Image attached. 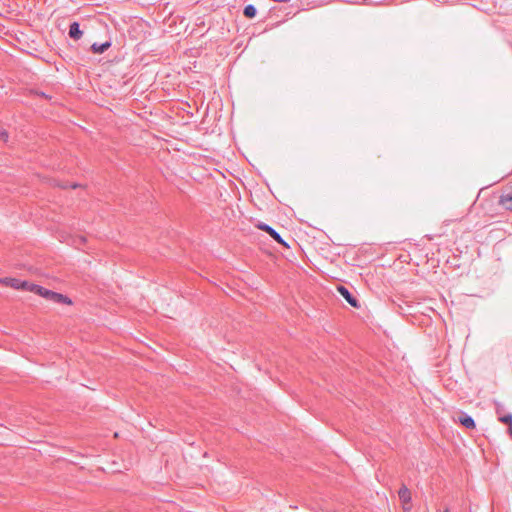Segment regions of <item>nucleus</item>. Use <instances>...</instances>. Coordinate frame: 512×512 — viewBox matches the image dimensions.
Segmentation results:
<instances>
[{
    "mask_svg": "<svg viewBox=\"0 0 512 512\" xmlns=\"http://www.w3.org/2000/svg\"><path fill=\"white\" fill-rule=\"evenodd\" d=\"M32 293L42 297L43 299L54 303V304H62V305H72L73 300L68 297L67 295H64L62 293L50 290L48 288H45L39 284H35L31 286Z\"/></svg>",
    "mask_w": 512,
    "mask_h": 512,
    "instance_id": "nucleus-2",
    "label": "nucleus"
},
{
    "mask_svg": "<svg viewBox=\"0 0 512 512\" xmlns=\"http://www.w3.org/2000/svg\"><path fill=\"white\" fill-rule=\"evenodd\" d=\"M495 410H496V414H497L498 418H500V415L505 414L504 413V405L501 404L500 402H495Z\"/></svg>",
    "mask_w": 512,
    "mask_h": 512,
    "instance_id": "nucleus-14",
    "label": "nucleus"
},
{
    "mask_svg": "<svg viewBox=\"0 0 512 512\" xmlns=\"http://www.w3.org/2000/svg\"><path fill=\"white\" fill-rule=\"evenodd\" d=\"M9 140V133L7 130L0 128V141L7 143Z\"/></svg>",
    "mask_w": 512,
    "mask_h": 512,
    "instance_id": "nucleus-13",
    "label": "nucleus"
},
{
    "mask_svg": "<svg viewBox=\"0 0 512 512\" xmlns=\"http://www.w3.org/2000/svg\"><path fill=\"white\" fill-rule=\"evenodd\" d=\"M507 433L512 438V422L508 424Z\"/></svg>",
    "mask_w": 512,
    "mask_h": 512,
    "instance_id": "nucleus-15",
    "label": "nucleus"
},
{
    "mask_svg": "<svg viewBox=\"0 0 512 512\" xmlns=\"http://www.w3.org/2000/svg\"><path fill=\"white\" fill-rule=\"evenodd\" d=\"M443 512H450L449 508L444 509Z\"/></svg>",
    "mask_w": 512,
    "mask_h": 512,
    "instance_id": "nucleus-17",
    "label": "nucleus"
},
{
    "mask_svg": "<svg viewBox=\"0 0 512 512\" xmlns=\"http://www.w3.org/2000/svg\"><path fill=\"white\" fill-rule=\"evenodd\" d=\"M500 203L508 210H512V192L502 194Z\"/></svg>",
    "mask_w": 512,
    "mask_h": 512,
    "instance_id": "nucleus-11",
    "label": "nucleus"
},
{
    "mask_svg": "<svg viewBox=\"0 0 512 512\" xmlns=\"http://www.w3.org/2000/svg\"><path fill=\"white\" fill-rule=\"evenodd\" d=\"M458 422L467 429H475L476 422L474 418L466 412L461 411L458 415Z\"/></svg>",
    "mask_w": 512,
    "mask_h": 512,
    "instance_id": "nucleus-6",
    "label": "nucleus"
},
{
    "mask_svg": "<svg viewBox=\"0 0 512 512\" xmlns=\"http://www.w3.org/2000/svg\"><path fill=\"white\" fill-rule=\"evenodd\" d=\"M111 46H112V40H111V38H109L108 40L104 41L103 43H97V42L93 43L90 46V51L93 54L100 55V54H103L104 52H106Z\"/></svg>",
    "mask_w": 512,
    "mask_h": 512,
    "instance_id": "nucleus-7",
    "label": "nucleus"
},
{
    "mask_svg": "<svg viewBox=\"0 0 512 512\" xmlns=\"http://www.w3.org/2000/svg\"><path fill=\"white\" fill-rule=\"evenodd\" d=\"M399 499L404 505H408L412 501L411 493L406 485H402L398 491Z\"/></svg>",
    "mask_w": 512,
    "mask_h": 512,
    "instance_id": "nucleus-9",
    "label": "nucleus"
},
{
    "mask_svg": "<svg viewBox=\"0 0 512 512\" xmlns=\"http://www.w3.org/2000/svg\"><path fill=\"white\" fill-rule=\"evenodd\" d=\"M0 282L5 284L6 286L14 288L15 290L29 291V292H32L31 286L35 285V283H30L27 280H21V279L12 278V277L2 278V279H0Z\"/></svg>",
    "mask_w": 512,
    "mask_h": 512,
    "instance_id": "nucleus-3",
    "label": "nucleus"
},
{
    "mask_svg": "<svg viewBox=\"0 0 512 512\" xmlns=\"http://www.w3.org/2000/svg\"><path fill=\"white\" fill-rule=\"evenodd\" d=\"M41 95H42L43 97H46V98L48 97V96L45 94V92H41Z\"/></svg>",
    "mask_w": 512,
    "mask_h": 512,
    "instance_id": "nucleus-16",
    "label": "nucleus"
},
{
    "mask_svg": "<svg viewBox=\"0 0 512 512\" xmlns=\"http://www.w3.org/2000/svg\"><path fill=\"white\" fill-rule=\"evenodd\" d=\"M498 420L503 424H509L512 422V413H505L503 415H500V418Z\"/></svg>",
    "mask_w": 512,
    "mask_h": 512,
    "instance_id": "nucleus-12",
    "label": "nucleus"
},
{
    "mask_svg": "<svg viewBox=\"0 0 512 512\" xmlns=\"http://www.w3.org/2000/svg\"><path fill=\"white\" fill-rule=\"evenodd\" d=\"M256 227L267 233L276 243L282 245L283 247L289 248L288 243L283 239L279 232H277L272 226L267 223L259 222Z\"/></svg>",
    "mask_w": 512,
    "mask_h": 512,
    "instance_id": "nucleus-4",
    "label": "nucleus"
},
{
    "mask_svg": "<svg viewBox=\"0 0 512 512\" xmlns=\"http://www.w3.org/2000/svg\"><path fill=\"white\" fill-rule=\"evenodd\" d=\"M32 293L42 297L43 299L54 303V304H62V305H72L73 300L68 297L67 295H64L62 293L50 290L48 288H45L39 284H35L31 286Z\"/></svg>",
    "mask_w": 512,
    "mask_h": 512,
    "instance_id": "nucleus-1",
    "label": "nucleus"
},
{
    "mask_svg": "<svg viewBox=\"0 0 512 512\" xmlns=\"http://www.w3.org/2000/svg\"><path fill=\"white\" fill-rule=\"evenodd\" d=\"M257 8L254 4H247L244 6L243 15L248 19H253L257 15Z\"/></svg>",
    "mask_w": 512,
    "mask_h": 512,
    "instance_id": "nucleus-10",
    "label": "nucleus"
},
{
    "mask_svg": "<svg viewBox=\"0 0 512 512\" xmlns=\"http://www.w3.org/2000/svg\"><path fill=\"white\" fill-rule=\"evenodd\" d=\"M72 188H76L77 187V184H73L71 185Z\"/></svg>",
    "mask_w": 512,
    "mask_h": 512,
    "instance_id": "nucleus-18",
    "label": "nucleus"
},
{
    "mask_svg": "<svg viewBox=\"0 0 512 512\" xmlns=\"http://www.w3.org/2000/svg\"><path fill=\"white\" fill-rule=\"evenodd\" d=\"M68 35L73 40H79L83 36V31L81 30L79 22L73 21L70 23Z\"/></svg>",
    "mask_w": 512,
    "mask_h": 512,
    "instance_id": "nucleus-8",
    "label": "nucleus"
},
{
    "mask_svg": "<svg viewBox=\"0 0 512 512\" xmlns=\"http://www.w3.org/2000/svg\"><path fill=\"white\" fill-rule=\"evenodd\" d=\"M336 290L345 299V301L353 308L359 309L361 307V304L357 297L347 287L343 285H338Z\"/></svg>",
    "mask_w": 512,
    "mask_h": 512,
    "instance_id": "nucleus-5",
    "label": "nucleus"
}]
</instances>
